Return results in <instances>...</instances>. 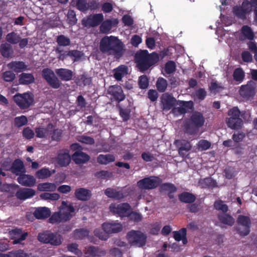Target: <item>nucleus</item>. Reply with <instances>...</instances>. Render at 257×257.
Returning a JSON list of instances; mask_svg holds the SVG:
<instances>
[{
    "mask_svg": "<svg viewBox=\"0 0 257 257\" xmlns=\"http://www.w3.org/2000/svg\"><path fill=\"white\" fill-rule=\"evenodd\" d=\"M50 214V210L46 207L38 208L34 213V216L38 219L46 218L49 216Z\"/></svg>",
    "mask_w": 257,
    "mask_h": 257,
    "instance_id": "29",
    "label": "nucleus"
},
{
    "mask_svg": "<svg viewBox=\"0 0 257 257\" xmlns=\"http://www.w3.org/2000/svg\"><path fill=\"white\" fill-rule=\"evenodd\" d=\"M86 254H87V256H89V255L99 256V255L104 254V251H102L99 252L94 247L89 246V247H88V248L86 250Z\"/></svg>",
    "mask_w": 257,
    "mask_h": 257,
    "instance_id": "50",
    "label": "nucleus"
},
{
    "mask_svg": "<svg viewBox=\"0 0 257 257\" xmlns=\"http://www.w3.org/2000/svg\"><path fill=\"white\" fill-rule=\"evenodd\" d=\"M122 225L118 222L112 221L102 224V229H97L94 231L95 235L101 240H106L108 237V234L117 232L121 230Z\"/></svg>",
    "mask_w": 257,
    "mask_h": 257,
    "instance_id": "5",
    "label": "nucleus"
},
{
    "mask_svg": "<svg viewBox=\"0 0 257 257\" xmlns=\"http://www.w3.org/2000/svg\"><path fill=\"white\" fill-rule=\"evenodd\" d=\"M57 186L55 183H43L38 185L37 189L40 191L53 192L56 190Z\"/></svg>",
    "mask_w": 257,
    "mask_h": 257,
    "instance_id": "32",
    "label": "nucleus"
},
{
    "mask_svg": "<svg viewBox=\"0 0 257 257\" xmlns=\"http://www.w3.org/2000/svg\"><path fill=\"white\" fill-rule=\"evenodd\" d=\"M205 119L202 114L198 112L193 113L191 116L189 127L197 128L201 127L204 123Z\"/></svg>",
    "mask_w": 257,
    "mask_h": 257,
    "instance_id": "18",
    "label": "nucleus"
},
{
    "mask_svg": "<svg viewBox=\"0 0 257 257\" xmlns=\"http://www.w3.org/2000/svg\"><path fill=\"white\" fill-rule=\"evenodd\" d=\"M53 125L49 124L47 128H38L36 130L37 137L40 138H49L52 132Z\"/></svg>",
    "mask_w": 257,
    "mask_h": 257,
    "instance_id": "27",
    "label": "nucleus"
},
{
    "mask_svg": "<svg viewBox=\"0 0 257 257\" xmlns=\"http://www.w3.org/2000/svg\"><path fill=\"white\" fill-rule=\"evenodd\" d=\"M57 75L64 81H69L71 79L73 76V72L71 70L61 68L56 70Z\"/></svg>",
    "mask_w": 257,
    "mask_h": 257,
    "instance_id": "28",
    "label": "nucleus"
},
{
    "mask_svg": "<svg viewBox=\"0 0 257 257\" xmlns=\"http://www.w3.org/2000/svg\"><path fill=\"white\" fill-rule=\"evenodd\" d=\"M57 42L59 45L62 46H68L70 43V39L63 35L58 36L57 39Z\"/></svg>",
    "mask_w": 257,
    "mask_h": 257,
    "instance_id": "53",
    "label": "nucleus"
},
{
    "mask_svg": "<svg viewBox=\"0 0 257 257\" xmlns=\"http://www.w3.org/2000/svg\"><path fill=\"white\" fill-rule=\"evenodd\" d=\"M3 168L6 170H10L16 175H20L22 173L25 172V169L23 163L20 160H16L13 163L12 166H8L3 164Z\"/></svg>",
    "mask_w": 257,
    "mask_h": 257,
    "instance_id": "16",
    "label": "nucleus"
},
{
    "mask_svg": "<svg viewBox=\"0 0 257 257\" xmlns=\"http://www.w3.org/2000/svg\"><path fill=\"white\" fill-rule=\"evenodd\" d=\"M174 238L176 241H182L183 244H185L187 243V240L186 238V229L185 228H182L178 231L173 232Z\"/></svg>",
    "mask_w": 257,
    "mask_h": 257,
    "instance_id": "36",
    "label": "nucleus"
},
{
    "mask_svg": "<svg viewBox=\"0 0 257 257\" xmlns=\"http://www.w3.org/2000/svg\"><path fill=\"white\" fill-rule=\"evenodd\" d=\"M162 103L164 109L169 110L173 106H175L172 110V112L175 115L185 113L188 110L191 109L193 107L192 101H177L174 97L168 93H165L163 95Z\"/></svg>",
    "mask_w": 257,
    "mask_h": 257,
    "instance_id": "1",
    "label": "nucleus"
},
{
    "mask_svg": "<svg viewBox=\"0 0 257 257\" xmlns=\"http://www.w3.org/2000/svg\"><path fill=\"white\" fill-rule=\"evenodd\" d=\"M78 140L81 143L90 145L93 144L94 142L93 138L84 136L80 137Z\"/></svg>",
    "mask_w": 257,
    "mask_h": 257,
    "instance_id": "63",
    "label": "nucleus"
},
{
    "mask_svg": "<svg viewBox=\"0 0 257 257\" xmlns=\"http://www.w3.org/2000/svg\"><path fill=\"white\" fill-rule=\"evenodd\" d=\"M51 174L52 173L49 169L47 168H43L38 171L36 173L37 177L39 179L47 178L50 177Z\"/></svg>",
    "mask_w": 257,
    "mask_h": 257,
    "instance_id": "43",
    "label": "nucleus"
},
{
    "mask_svg": "<svg viewBox=\"0 0 257 257\" xmlns=\"http://www.w3.org/2000/svg\"><path fill=\"white\" fill-rule=\"evenodd\" d=\"M161 190L162 191H167L169 193L174 192L176 190L175 186L170 183H165L161 187Z\"/></svg>",
    "mask_w": 257,
    "mask_h": 257,
    "instance_id": "51",
    "label": "nucleus"
},
{
    "mask_svg": "<svg viewBox=\"0 0 257 257\" xmlns=\"http://www.w3.org/2000/svg\"><path fill=\"white\" fill-rule=\"evenodd\" d=\"M34 76L30 73H23L20 75L19 81L21 84H28L33 82Z\"/></svg>",
    "mask_w": 257,
    "mask_h": 257,
    "instance_id": "37",
    "label": "nucleus"
},
{
    "mask_svg": "<svg viewBox=\"0 0 257 257\" xmlns=\"http://www.w3.org/2000/svg\"><path fill=\"white\" fill-rule=\"evenodd\" d=\"M179 199L182 202L190 203L195 200V197L188 192H183L179 195Z\"/></svg>",
    "mask_w": 257,
    "mask_h": 257,
    "instance_id": "40",
    "label": "nucleus"
},
{
    "mask_svg": "<svg viewBox=\"0 0 257 257\" xmlns=\"http://www.w3.org/2000/svg\"><path fill=\"white\" fill-rule=\"evenodd\" d=\"M244 77V73L240 68L236 69L233 73V78L236 81L240 83Z\"/></svg>",
    "mask_w": 257,
    "mask_h": 257,
    "instance_id": "45",
    "label": "nucleus"
},
{
    "mask_svg": "<svg viewBox=\"0 0 257 257\" xmlns=\"http://www.w3.org/2000/svg\"><path fill=\"white\" fill-rule=\"evenodd\" d=\"M176 145L180 146L179 149V153L183 157H186L188 155V152L191 148L190 144L186 141H176L175 142Z\"/></svg>",
    "mask_w": 257,
    "mask_h": 257,
    "instance_id": "21",
    "label": "nucleus"
},
{
    "mask_svg": "<svg viewBox=\"0 0 257 257\" xmlns=\"http://www.w3.org/2000/svg\"><path fill=\"white\" fill-rule=\"evenodd\" d=\"M27 118L24 115L17 117L15 119V124L19 127L25 125L27 124Z\"/></svg>",
    "mask_w": 257,
    "mask_h": 257,
    "instance_id": "55",
    "label": "nucleus"
},
{
    "mask_svg": "<svg viewBox=\"0 0 257 257\" xmlns=\"http://www.w3.org/2000/svg\"><path fill=\"white\" fill-rule=\"evenodd\" d=\"M127 73V68L124 65H121L114 70V77L118 81L120 80Z\"/></svg>",
    "mask_w": 257,
    "mask_h": 257,
    "instance_id": "33",
    "label": "nucleus"
},
{
    "mask_svg": "<svg viewBox=\"0 0 257 257\" xmlns=\"http://www.w3.org/2000/svg\"><path fill=\"white\" fill-rule=\"evenodd\" d=\"M226 123L228 127L235 130L242 126L243 121L241 118L227 117L226 118Z\"/></svg>",
    "mask_w": 257,
    "mask_h": 257,
    "instance_id": "22",
    "label": "nucleus"
},
{
    "mask_svg": "<svg viewBox=\"0 0 257 257\" xmlns=\"http://www.w3.org/2000/svg\"><path fill=\"white\" fill-rule=\"evenodd\" d=\"M76 6L77 9L81 11L88 10V3L84 0H78Z\"/></svg>",
    "mask_w": 257,
    "mask_h": 257,
    "instance_id": "58",
    "label": "nucleus"
},
{
    "mask_svg": "<svg viewBox=\"0 0 257 257\" xmlns=\"http://www.w3.org/2000/svg\"><path fill=\"white\" fill-rule=\"evenodd\" d=\"M6 39L7 41L9 43L15 44L19 42L20 40L21 39V37L19 35H18L14 32H12L7 35Z\"/></svg>",
    "mask_w": 257,
    "mask_h": 257,
    "instance_id": "42",
    "label": "nucleus"
},
{
    "mask_svg": "<svg viewBox=\"0 0 257 257\" xmlns=\"http://www.w3.org/2000/svg\"><path fill=\"white\" fill-rule=\"evenodd\" d=\"M206 95V92L203 89H199L196 91L195 95V99L202 100L204 99Z\"/></svg>",
    "mask_w": 257,
    "mask_h": 257,
    "instance_id": "61",
    "label": "nucleus"
},
{
    "mask_svg": "<svg viewBox=\"0 0 257 257\" xmlns=\"http://www.w3.org/2000/svg\"><path fill=\"white\" fill-rule=\"evenodd\" d=\"M52 233V232L50 231H45L44 232L40 233L38 236V239L42 242L48 243V242L50 241L49 239L50 238Z\"/></svg>",
    "mask_w": 257,
    "mask_h": 257,
    "instance_id": "47",
    "label": "nucleus"
},
{
    "mask_svg": "<svg viewBox=\"0 0 257 257\" xmlns=\"http://www.w3.org/2000/svg\"><path fill=\"white\" fill-rule=\"evenodd\" d=\"M252 7L248 1H243L240 6H236L233 8L234 14L241 19H244L247 14L251 10Z\"/></svg>",
    "mask_w": 257,
    "mask_h": 257,
    "instance_id": "12",
    "label": "nucleus"
},
{
    "mask_svg": "<svg viewBox=\"0 0 257 257\" xmlns=\"http://www.w3.org/2000/svg\"><path fill=\"white\" fill-rule=\"evenodd\" d=\"M128 241L132 245L136 246H142L146 242V236L140 231L132 230L127 235Z\"/></svg>",
    "mask_w": 257,
    "mask_h": 257,
    "instance_id": "7",
    "label": "nucleus"
},
{
    "mask_svg": "<svg viewBox=\"0 0 257 257\" xmlns=\"http://www.w3.org/2000/svg\"><path fill=\"white\" fill-rule=\"evenodd\" d=\"M139 85L142 89H145L148 87L149 85V81L146 76L143 75L140 77Z\"/></svg>",
    "mask_w": 257,
    "mask_h": 257,
    "instance_id": "57",
    "label": "nucleus"
},
{
    "mask_svg": "<svg viewBox=\"0 0 257 257\" xmlns=\"http://www.w3.org/2000/svg\"><path fill=\"white\" fill-rule=\"evenodd\" d=\"M211 146V143L204 140H200L197 144V149L199 151L208 150Z\"/></svg>",
    "mask_w": 257,
    "mask_h": 257,
    "instance_id": "48",
    "label": "nucleus"
},
{
    "mask_svg": "<svg viewBox=\"0 0 257 257\" xmlns=\"http://www.w3.org/2000/svg\"><path fill=\"white\" fill-rule=\"evenodd\" d=\"M72 159L76 164H83L89 160V156L82 152L76 151L72 155Z\"/></svg>",
    "mask_w": 257,
    "mask_h": 257,
    "instance_id": "25",
    "label": "nucleus"
},
{
    "mask_svg": "<svg viewBox=\"0 0 257 257\" xmlns=\"http://www.w3.org/2000/svg\"><path fill=\"white\" fill-rule=\"evenodd\" d=\"M168 84L167 81L163 78H159L157 81V89L160 92H164L166 89Z\"/></svg>",
    "mask_w": 257,
    "mask_h": 257,
    "instance_id": "46",
    "label": "nucleus"
},
{
    "mask_svg": "<svg viewBox=\"0 0 257 257\" xmlns=\"http://www.w3.org/2000/svg\"><path fill=\"white\" fill-rule=\"evenodd\" d=\"M241 112L237 107H233L227 112L228 117L240 118Z\"/></svg>",
    "mask_w": 257,
    "mask_h": 257,
    "instance_id": "49",
    "label": "nucleus"
},
{
    "mask_svg": "<svg viewBox=\"0 0 257 257\" xmlns=\"http://www.w3.org/2000/svg\"><path fill=\"white\" fill-rule=\"evenodd\" d=\"M214 207L216 209L220 210L223 212H226L228 209L227 205L222 201H216L214 203Z\"/></svg>",
    "mask_w": 257,
    "mask_h": 257,
    "instance_id": "56",
    "label": "nucleus"
},
{
    "mask_svg": "<svg viewBox=\"0 0 257 257\" xmlns=\"http://www.w3.org/2000/svg\"><path fill=\"white\" fill-rule=\"evenodd\" d=\"M36 192L31 188H23L19 190L16 193L17 197L20 199L25 200L35 195Z\"/></svg>",
    "mask_w": 257,
    "mask_h": 257,
    "instance_id": "23",
    "label": "nucleus"
},
{
    "mask_svg": "<svg viewBox=\"0 0 257 257\" xmlns=\"http://www.w3.org/2000/svg\"><path fill=\"white\" fill-rule=\"evenodd\" d=\"M18 182L23 186L32 187L36 183V179L32 175L22 174L18 178Z\"/></svg>",
    "mask_w": 257,
    "mask_h": 257,
    "instance_id": "20",
    "label": "nucleus"
},
{
    "mask_svg": "<svg viewBox=\"0 0 257 257\" xmlns=\"http://www.w3.org/2000/svg\"><path fill=\"white\" fill-rule=\"evenodd\" d=\"M115 160L114 156L112 154H101L97 158V162L102 165H107L109 163L114 162Z\"/></svg>",
    "mask_w": 257,
    "mask_h": 257,
    "instance_id": "31",
    "label": "nucleus"
},
{
    "mask_svg": "<svg viewBox=\"0 0 257 257\" xmlns=\"http://www.w3.org/2000/svg\"><path fill=\"white\" fill-rule=\"evenodd\" d=\"M159 60L158 55L155 53L149 54L146 50L142 51L136 54V62L139 69L141 71L147 70L151 66Z\"/></svg>",
    "mask_w": 257,
    "mask_h": 257,
    "instance_id": "3",
    "label": "nucleus"
},
{
    "mask_svg": "<svg viewBox=\"0 0 257 257\" xmlns=\"http://www.w3.org/2000/svg\"><path fill=\"white\" fill-rule=\"evenodd\" d=\"M160 178L155 176L145 178L138 182L139 187L145 189H152L158 187L161 183Z\"/></svg>",
    "mask_w": 257,
    "mask_h": 257,
    "instance_id": "8",
    "label": "nucleus"
},
{
    "mask_svg": "<svg viewBox=\"0 0 257 257\" xmlns=\"http://www.w3.org/2000/svg\"><path fill=\"white\" fill-rule=\"evenodd\" d=\"M42 75L49 85L53 88H58L60 86V81L56 77L54 72L50 69H44L42 71Z\"/></svg>",
    "mask_w": 257,
    "mask_h": 257,
    "instance_id": "11",
    "label": "nucleus"
},
{
    "mask_svg": "<svg viewBox=\"0 0 257 257\" xmlns=\"http://www.w3.org/2000/svg\"><path fill=\"white\" fill-rule=\"evenodd\" d=\"M117 23V21L116 20L105 21L100 26V31L103 33H107L111 29L112 25H116Z\"/></svg>",
    "mask_w": 257,
    "mask_h": 257,
    "instance_id": "35",
    "label": "nucleus"
},
{
    "mask_svg": "<svg viewBox=\"0 0 257 257\" xmlns=\"http://www.w3.org/2000/svg\"><path fill=\"white\" fill-rule=\"evenodd\" d=\"M14 100L21 109H26L33 104L34 96L30 92L17 93L14 95Z\"/></svg>",
    "mask_w": 257,
    "mask_h": 257,
    "instance_id": "6",
    "label": "nucleus"
},
{
    "mask_svg": "<svg viewBox=\"0 0 257 257\" xmlns=\"http://www.w3.org/2000/svg\"><path fill=\"white\" fill-rule=\"evenodd\" d=\"M107 92L111 96V99H113L118 101H121L124 99L125 95L123 93L122 88L119 86L113 85L110 86Z\"/></svg>",
    "mask_w": 257,
    "mask_h": 257,
    "instance_id": "15",
    "label": "nucleus"
},
{
    "mask_svg": "<svg viewBox=\"0 0 257 257\" xmlns=\"http://www.w3.org/2000/svg\"><path fill=\"white\" fill-rule=\"evenodd\" d=\"M99 48L103 53L117 54L122 51L123 45L116 37L105 36L101 40Z\"/></svg>",
    "mask_w": 257,
    "mask_h": 257,
    "instance_id": "2",
    "label": "nucleus"
},
{
    "mask_svg": "<svg viewBox=\"0 0 257 257\" xmlns=\"http://www.w3.org/2000/svg\"><path fill=\"white\" fill-rule=\"evenodd\" d=\"M74 212V209L71 204L68 205L65 201H63L60 211L55 213L50 218L49 221L52 223L66 221L73 216Z\"/></svg>",
    "mask_w": 257,
    "mask_h": 257,
    "instance_id": "4",
    "label": "nucleus"
},
{
    "mask_svg": "<svg viewBox=\"0 0 257 257\" xmlns=\"http://www.w3.org/2000/svg\"><path fill=\"white\" fill-rule=\"evenodd\" d=\"M49 240L50 241L48 242V243L54 245H59L62 242V238L58 233H52Z\"/></svg>",
    "mask_w": 257,
    "mask_h": 257,
    "instance_id": "39",
    "label": "nucleus"
},
{
    "mask_svg": "<svg viewBox=\"0 0 257 257\" xmlns=\"http://www.w3.org/2000/svg\"><path fill=\"white\" fill-rule=\"evenodd\" d=\"M51 140L52 141H58L60 140L62 135V132L60 130H53V127H52V132L51 134Z\"/></svg>",
    "mask_w": 257,
    "mask_h": 257,
    "instance_id": "59",
    "label": "nucleus"
},
{
    "mask_svg": "<svg viewBox=\"0 0 257 257\" xmlns=\"http://www.w3.org/2000/svg\"><path fill=\"white\" fill-rule=\"evenodd\" d=\"M71 161L70 156L67 150L60 151L56 158L57 164L61 167H65L69 165Z\"/></svg>",
    "mask_w": 257,
    "mask_h": 257,
    "instance_id": "19",
    "label": "nucleus"
},
{
    "mask_svg": "<svg viewBox=\"0 0 257 257\" xmlns=\"http://www.w3.org/2000/svg\"><path fill=\"white\" fill-rule=\"evenodd\" d=\"M88 234V231L83 229L76 230L74 234L76 239H83Z\"/></svg>",
    "mask_w": 257,
    "mask_h": 257,
    "instance_id": "52",
    "label": "nucleus"
},
{
    "mask_svg": "<svg viewBox=\"0 0 257 257\" xmlns=\"http://www.w3.org/2000/svg\"><path fill=\"white\" fill-rule=\"evenodd\" d=\"M0 51L2 55L5 57H10L13 52L11 46L7 43L3 44L1 45Z\"/></svg>",
    "mask_w": 257,
    "mask_h": 257,
    "instance_id": "38",
    "label": "nucleus"
},
{
    "mask_svg": "<svg viewBox=\"0 0 257 257\" xmlns=\"http://www.w3.org/2000/svg\"><path fill=\"white\" fill-rule=\"evenodd\" d=\"M175 63L173 61H169L166 64L164 71L166 74H171L175 71Z\"/></svg>",
    "mask_w": 257,
    "mask_h": 257,
    "instance_id": "54",
    "label": "nucleus"
},
{
    "mask_svg": "<svg viewBox=\"0 0 257 257\" xmlns=\"http://www.w3.org/2000/svg\"><path fill=\"white\" fill-rule=\"evenodd\" d=\"M111 212L117 214L121 217L127 216L131 212V208L127 203H122L118 205L112 203L109 206Z\"/></svg>",
    "mask_w": 257,
    "mask_h": 257,
    "instance_id": "10",
    "label": "nucleus"
},
{
    "mask_svg": "<svg viewBox=\"0 0 257 257\" xmlns=\"http://www.w3.org/2000/svg\"><path fill=\"white\" fill-rule=\"evenodd\" d=\"M209 88L210 90L214 93L219 92L223 89V87L221 85L214 81L211 82Z\"/></svg>",
    "mask_w": 257,
    "mask_h": 257,
    "instance_id": "60",
    "label": "nucleus"
},
{
    "mask_svg": "<svg viewBox=\"0 0 257 257\" xmlns=\"http://www.w3.org/2000/svg\"><path fill=\"white\" fill-rule=\"evenodd\" d=\"M9 69L16 72H20L26 69V66L22 62H13L8 64Z\"/></svg>",
    "mask_w": 257,
    "mask_h": 257,
    "instance_id": "34",
    "label": "nucleus"
},
{
    "mask_svg": "<svg viewBox=\"0 0 257 257\" xmlns=\"http://www.w3.org/2000/svg\"><path fill=\"white\" fill-rule=\"evenodd\" d=\"M142 42L141 37L138 35H134L131 39V44L135 47H137Z\"/></svg>",
    "mask_w": 257,
    "mask_h": 257,
    "instance_id": "64",
    "label": "nucleus"
},
{
    "mask_svg": "<svg viewBox=\"0 0 257 257\" xmlns=\"http://www.w3.org/2000/svg\"><path fill=\"white\" fill-rule=\"evenodd\" d=\"M28 236V233L23 232L20 229L16 228L9 231V236L13 239V244H22V241L24 240Z\"/></svg>",
    "mask_w": 257,
    "mask_h": 257,
    "instance_id": "14",
    "label": "nucleus"
},
{
    "mask_svg": "<svg viewBox=\"0 0 257 257\" xmlns=\"http://www.w3.org/2000/svg\"><path fill=\"white\" fill-rule=\"evenodd\" d=\"M75 195L78 199L85 201L90 198L91 193L90 191L87 189L80 188L75 190Z\"/></svg>",
    "mask_w": 257,
    "mask_h": 257,
    "instance_id": "24",
    "label": "nucleus"
},
{
    "mask_svg": "<svg viewBox=\"0 0 257 257\" xmlns=\"http://www.w3.org/2000/svg\"><path fill=\"white\" fill-rule=\"evenodd\" d=\"M3 77L5 81L10 82L14 79L15 75L10 71H6L4 73Z\"/></svg>",
    "mask_w": 257,
    "mask_h": 257,
    "instance_id": "62",
    "label": "nucleus"
},
{
    "mask_svg": "<svg viewBox=\"0 0 257 257\" xmlns=\"http://www.w3.org/2000/svg\"><path fill=\"white\" fill-rule=\"evenodd\" d=\"M105 194L108 197L116 199H121L125 196L121 191H117L116 189L110 188L105 190Z\"/></svg>",
    "mask_w": 257,
    "mask_h": 257,
    "instance_id": "30",
    "label": "nucleus"
},
{
    "mask_svg": "<svg viewBox=\"0 0 257 257\" xmlns=\"http://www.w3.org/2000/svg\"><path fill=\"white\" fill-rule=\"evenodd\" d=\"M41 199L45 200H57L60 198V195L57 193H43L40 195Z\"/></svg>",
    "mask_w": 257,
    "mask_h": 257,
    "instance_id": "41",
    "label": "nucleus"
},
{
    "mask_svg": "<svg viewBox=\"0 0 257 257\" xmlns=\"http://www.w3.org/2000/svg\"><path fill=\"white\" fill-rule=\"evenodd\" d=\"M254 38V33L251 28L247 26H244L242 27L239 35V39L244 40L248 39L253 40Z\"/></svg>",
    "mask_w": 257,
    "mask_h": 257,
    "instance_id": "26",
    "label": "nucleus"
},
{
    "mask_svg": "<svg viewBox=\"0 0 257 257\" xmlns=\"http://www.w3.org/2000/svg\"><path fill=\"white\" fill-rule=\"evenodd\" d=\"M237 222L239 225L238 232L241 235L245 236L249 234L251 226V221L248 216H238Z\"/></svg>",
    "mask_w": 257,
    "mask_h": 257,
    "instance_id": "9",
    "label": "nucleus"
},
{
    "mask_svg": "<svg viewBox=\"0 0 257 257\" xmlns=\"http://www.w3.org/2000/svg\"><path fill=\"white\" fill-rule=\"evenodd\" d=\"M220 221L225 224L232 225L234 224V220L230 215L226 214L219 216Z\"/></svg>",
    "mask_w": 257,
    "mask_h": 257,
    "instance_id": "44",
    "label": "nucleus"
},
{
    "mask_svg": "<svg viewBox=\"0 0 257 257\" xmlns=\"http://www.w3.org/2000/svg\"><path fill=\"white\" fill-rule=\"evenodd\" d=\"M103 20V16L102 14L90 15L82 21L83 25L85 27H95Z\"/></svg>",
    "mask_w": 257,
    "mask_h": 257,
    "instance_id": "13",
    "label": "nucleus"
},
{
    "mask_svg": "<svg viewBox=\"0 0 257 257\" xmlns=\"http://www.w3.org/2000/svg\"><path fill=\"white\" fill-rule=\"evenodd\" d=\"M255 87V83L252 81H250L247 84L240 87L239 91V94L244 98L251 96L254 93Z\"/></svg>",
    "mask_w": 257,
    "mask_h": 257,
    "instance_id": "17",
    "label": "nucleus"
}]
</instances>
